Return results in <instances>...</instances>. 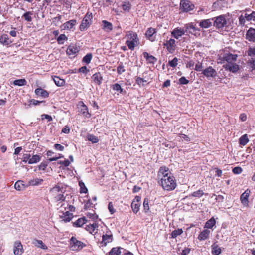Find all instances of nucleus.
<instances>
[{
    "label": "nucleus",
    "mask_w": 255,
    "mask_h": 255,
    "mask_svg": "<svg viewBox=\"0 0 255 255\" xmlns=\"http://www.w3.org/2000/svg\"><path fill=\"white\" fill-rule=\"evenodd\" d=\"M164 45L166 46L168 51L172 53L175 50L176 41L173 39H170L164 43Z\"/></svg>",
    "instance_id": "15"
},
{
    "label": "nucleus",
    "mask_w": 255,
    "mask_h": 255,
    "mask_svg": "<svg viewBox=\"0 0 255 255\" xmlns=\"http://www.w3.org/2000/svg\"><path fill=\"white\" fill-rule=\"evenodd\" d=\"M67 39V37L65 34H60L57 38V42L59 44H63L64 41Z\"/></svg>",
    "instance_id": "45"
},
{
    "label": "nucleus",
    "mask_w": 255,
    "mask_h": 255,
    "mask_svg": "<svg viewBox=\"0 0 255 255\" xmlns=\"http://www.w3.org/2000/svg\"><path fill=\"white\" fill-rule=\"evenodd\" d=\"M249 142V139L247 134L242 136L239 139V143L240 145L244 146Z\"/></svg>",
    "instance_id": "39"
},
{
    "label": "nucleus",
    "mask_w": 255,
    "mask_h": 255,
    "mask_svg": "<svg viewBox=\"0 0 255 255\" xmlns=\"http://www.w3.org/2000/svg\"><path fill=\"white\" fill-rule=\"evenodd\" d=\"M210 233L211 232L210 230L208 229H205L200 233L198 237V239L200 241L205 240L209 238Z\"/></svg>",
    "instance_id": "21"
},
{
    "label": "nucleus",
    "mask_w": 255,
    "mask_h": 255,
    "mask_svg": "<svg viewBox=\"0 0 255 255\" xmlns=\"http://www.w3.org/2000/svg\"><path fill=\"white\" fill-rule=\"evenodd\" d=\"M237 55L231 53H226L223 57V61L227 62V63H232L236 61Z\"/></svg>",
    "instance_id": "14"
},
{
    "label": "nucleus",
    "mask_w": 255,
    "mask_h": 255,
    "mask_svg": "<svg viewBox=\"0 0 255 255\" xmlns=\"http://www.w3.org/2000/svg\"><path fill=\"white\" fill-rule=\"evenodd\" d=\"M203 75L207 78H215L216 77L217 73L215 69L212 67L209 66L202 71Z\"/></svg>",
    "instance_id": "7"
},
{
    "label": "nucleus",
    "mask_w": 255,
    "mask_h": 255,
    "mask_svg": "<svg viewBox=\"0 0 255 255\" xmlns=\"http://www.w3.org/2000/svg\"><path fill=\"white\" fill-rule=\"evenodd\" d=\"M246 38L249 41L254 42L255 41V29L250 28L246 33Z\"/></svg>",
    "instance_id": "17"
},
{
    "label": "nucleus",
    "mask_w": 255,
    "mask_h": 255,
    "mask_svg": "<svg viewBox=\"0 0 255 255\" xmlns=\"http://www.w3.org/2000/svg\"><path fill=\"white\" fill-rule=\"evenodd\" d=\"M32 13L31 12H27L23 15V17L28 22H31L32 21Z\"/></svg>",
    "instance_id": "48"
},
{
    "label": "nucleus",
    "mask_w": 255,
    "mask_h": 255,
    "mask_svg": "<svg viewBox=\"0 0 255 255\" xmlns=\"http://www.w3.org/2000/svg\"><path fill=\"white\" fill-rule=\"evenodd\" d=\"M122 6L124 10L128 11L131 8L130 4L129 2H123Z\"/></svg>",
    "instance_id": "49"
},
{
    "label": "nucleus",
    "mask_w": 255,
    "mask_h": 255,
    "mask_svg": "<svg viewBox=\"0 0 255 255\" xmlns=\"http://www.w3.org/2000/svg\"><path fill=\"white\" fill-rule=\"evenodd\" d=\"M178 64V59L176 57L174 58L171 61H169L168 65L172 67H175Z\"/></svg>",
    "instance_id": "52"
},
{
    "label": "nucleus",
    "mask_w": 255,
    "mask_h": 255,
    "mask_svg": "<svg viewBox=\"0 0 255 255\" xmlns=\"http://www.w3.org/2000/svg\"><path fill=\"white\" fill-rule=\"evenodd\" d=\"M121 251L119 248H113L109 252V255H120Z\"/></svg>",
    "instance_id": "44"
},
{
    "label": "nucleus",
    "mask_w": 255,
    "mask_h": 255,
    "mask_svg": "<svg viewBox=\"0 0 255 255\" xmlns=\"http://www.w3.org/2000/svg\"><path fill=\"white\" fill-rule=\"evenodd\" d=\"M42 156L40 155H33L28 162V164H32L38 163L41 160Z\"/></svg>",
    "instance_id": "30"
},
{
    "label": "nucleus",
    "mask_w": 255,
    "mask_h": 255,
    "mask_svg": "<svg viewBox=\"0 0 255 255\" xmlns=\"http://www.w3.org/2000/svg\"><path fill=\"white\" fill-rule=\"evenodd\" d=\"M179 82L180 84H187L189 83V80L186 79L185 77H182L179 79Z\"/></svg>",
    "instance_id": "62"
},
{
    "label": "nucleus",
    "mask_w": 255,
    "mask_h": 255,
    "mask_svg": "<svg viewBox=\"0 0 255 255\" xmlns=\"http://www.w3.org/2000/svg\"><path fill=\"white\" fill-rule=\"evenodd\" d=\"M125 71V69H124V67L123 64L121 63L117 67V72L119 74H121Z\"/></svg>",
    "instance_id": "58"
},
{
    "label": "nucleus",
    "mask_w": 255,
    "mask_h": 255,
    "mask_svg": "<svg viewBox=\"0 0 255 255\" xmlns=\"http://www.w3.org/2000/svg\"><path fill=\"white\" fill-rule=\"evenodd\" d=\"M185 34L184 28H175L171 33L172 35L176 39H178L179 37Z\"/></svg>",
    "instance_id": "20"
},
{
    "label": "nucleus",
    "mask_w": 255,
    "mask_h": 255,
    "mask_svg": "<svg viewBox=\"0 0 255 255\" xmlns=\"http://www.w3.org/2000/svg\"><path fill=\"white\" fill-rule=\"evenodd\" d=\"M32 244L35 246L42 249H47V246L43 243L42 241L41 240L34 239L32 241Z\"/></svg>",
    "instance_id": "31"
},
{
    "label": "nucleus",
    "mask_w": 255,
    "mask_h": 255,
    "mask_svg": "<svg viewBox=\"0 0 255 255\" xmlns=\"http://www.w3.org/2000/svg\"><path fill=\"white\" fill-rule=\"evenodd\" d=\"M0 42L2 44L7 45L10 44L11 41L9 39L8 35L3 34L0 38Z\"/></svg>",
    "instance_id": "32"
},
{
    "label": "nucleus",
    "mask_w": 255,
    "mask_h": 255,
    "mask_svg": "<svg viewBox=\"0 0 255 255\" xmlns=\"http://www.w3.org/2000/svg\"><path fill=\"white\" fill-rule=\"evenodd\" d=\"M203 191L201 190L195 191L192 193V196L196 197H200L203 195Z\"/></svg>",
    "instance_id": "57"
},
{
    "label": "nucleus",
    "mask_w": 255,
    "mask_h": 255,
    "mask_svg": "<svg viewBox=\"0 0 255 255\" xmlns=\"http://www.w3.org/2000/svg\"><path fill=\"white\" fill-rule=\"evenodd\" d=\"M180 8L183 12H188L193 9L194 5L187 0H182L180 2Z\"/></svg>",
    "instance_id": "6"
},
{
    "label": "nucleus",
    "mask_w": 255,
    "mask_h": 255,
    "mask_svg": "<svg viewBox=\"0 0 255 255\" xmlns=\"http://www.w3.org/2000/svg\"><path fill=\"white\" fill-rule=\"evenodd\" d=\"M212 253L214 255H219L221 253V249L218 247L217 245L213 244L212 246Z\"/></svg>",
    "instance_id": "38"
},
{
    "label": "nucleus",
    "mask_w": 255,
    "mask_h": 255,
    "mask_svg": "<svg viewBox=\"0 0 255 255\" xmlns=\"http://www.w3.org/2000/svg\"><path fill=\"white\" fill-rule=\"evenodd\" d=\"M52 79L55 84L59 87L62 86L65 84V81L64 79L60 78L58 76H52Z\"/></svg>",
    "instance_id": "29"
},
{
    "label": "nucleus",
    "mask_w": 255,
    "mask_h": 255,
    "mask_svg": "<svg viewBox=\"0 0 255 255\" xmlns=\"http://www.w3.org/2000/svg\"><path fill=\"white\" fill-rule=\"evenodd\" d=\"M43 182V180L40 178H34L32 179H30L28 182V186H38L41 184Z\"/></svg>",
    "instance_id": "25"
},
{
    "label": "nucleus",
    "mask_w": 255,
    "mask_h": 255,
    "mask_svg": "<svg viewBox=\"0 0 255 255\" xmlns=\"http://www.w3.org/2000/svg\"><path fill=\"white\" fill-rule=\"evenodd\" d=\"M113 89L115 91H120V93L123 91V89L121 88L120 85L117 83L113 85Z\"/></svg>",
    "instance_id": "60"
},
{
    "label": "nucleus",
    "mask_w": 255,
    "mask_h": 255,
    "mask_svg": "<svg viewBox=\"0 0 255 255\" xmlns=\"http://www.w3.org/2000/svg\"><path fill=\"white\" fill-rule=\"evenodd\" d=\"M26 83L27 82L24 79L16 80L13 82V84L14 85H17L19 86L25 85Z\"/></svg>",
    "instance_id": "42"
},
{
    "label": "nucleus",
    "mask_w": 255,
    "mask_h": 255,
    "mask_svg": "<svg viewBox=\"0 0 255 255\" xmlns=\"http://www.w3.org/2000/svg\"><path fill=\"white\" fill-rule=\"evenodd\" d=\"M64 193H62V194H57L56 196H52L54 202H59V203L57 204V206H59V204H61V205L59 207H58V208H61L62 206H64L63 208L66 209V206L68 207L69 205L67 202H65V197L64 195Z\"/></svg>",
    "instance_id": "5"
},
{
    "label": "nucleus",
    "mask_w": 255,
    "mask_h": 255,
    "mask_svg": "<svg viewBox=\"0 0 255 255\" xmlns=\"http://www.w3.org/2000/svg\"><path fill=\"white\" fill-rule=\"evenodd\" d=\"M79 184L80 187V193H86L88 191V190L86 187L84 183L81 181H80L79 182Z\"/></svg>",
    "instance_id": "50"
},
{
    "label": "nucleus",
    "mask_w": 255,
    "mask_h": 255,
    "mask_svg": "<svg viewBox=\"0 0 255 255\" xmlns=\"http://www.w3.org/2000/svg\"><path fill=\"white\" fill-rule=\"evenodd\" d=\"M140 204L133 201L131 204V208L134 213H136L139 210Z\"/></svg>",
    "instance_id": "40"
},
{
    "label": "nucleus",
    "mask_w": 255,
    "mask_h": 255,
    "mask_svg": "<svg viewBox=\"0 0 255 255\" xmlns=\"http://www.w3.org/2000/svg\"><path fill=\"white\" fill-rule=\"evenodd\" d=\"M87 222V220L85 217L80 218L77 220L75 222H74L73 224L74 226L77 227H80Z\"/></svg>",
    "instance_id": "34"
},
{
    "label": "nucleus",
    "mask_w": 255,
    "mask_h": 255,
    "mask_svg": "<svg viewBox=\"0 0 255 255\" xmlns=\"http://www.w3.org/2000/svg\"><path fill=\"white\" fill-rule=\"evenodd\" d=\"M24 252L23 246L19 241H16L13 245V253L15 255H21Z\"/></svg>",
    "instance_id": "10"
},
{
    "label": "nucleus",
    "mask_w": 255,
    "mask_h": 255,
    "mask_svg": "<svg viewBox=\"0 0 255 255\" xmlns=\"http://www.w3.org/2000/svg\"><path fill=\"white\" fill-rule=\"evenodd\" d=\"M158 178L159 184L165 190H173L177 186L175 177L166 167L160 168L158 172Z\"/></svg>",
    "instance_id": "1"
},
{
    "label": "nucleus",
    "mask_w": 255,
    "mask_h": 255,
    "mask_svg": "<svg viewBox=\"0 0 255 255\" xmlns=\"http://www.w3.org/2000/svg\"><path fill=\"white\" fill-rule=\"evenodd\" d=\"M232 171L234 174H239L242 172V169L240 167H236L233 169Z\"/></svg>",
    "instance_id": "63"
},
{
    "label": "nucleus",
    "mask_w": 255,
    "mask_h": 255,
    "mask_svg": "<svg viewBox=\"0 0 255 255\" xmlns=\"http://www.w3.org/2000/svg\"><path fill=\"white\" fill-rule=\"evenodd\" d=\"M31 158V155L29 153L24 154L22 156V161L27 163L29 162Z\"/></svg>",
    "instance_id": "54"
},
{
    "label": "nucleus",
    "mask_w": 255,
    "mask_h": 255,
    "mask_svg": "<svg viewBox=\"0 0 255 255\" xmlns=\"http://www.w3.org/2000/svg\"><path fill=\"white\" fill-rule=\"evenodd\" d=\"M102 29L106 32H110L113 30V25L107 20H102Z\"/></svg>",
    "instance_id": "18"
},
{
    "label": "nucleus",
    "mask_w": 255,
    "mask_h": 255,
    "mask_svg": "<svg viewBox=\"0 0 255 255\" xmlns=\"http://www.w3.org/2000/svg\"><path fill=\"white\" fill-rule=\"evenodd\" d=\"M79 52L78 48L74 44H70L67 48L66 52L69 56H74Z\"/></svg>",
    "instance_id": "16"
},
{
    "label": "nucleus",
    "mask_w": 255,
    "mask_h": 255,
    "mask_svg": "<svg viewBox=\"0 0 255 255\" xmlns=\"http://www.w3.org/2000/svg\"><path fill=\"white\" fill-rule=\"evenodd\" d=\"M250 193V191L249 190H246L241 195L240 197V199L241 200L242 203L244 205L248 204V197L249 196Z\"/></svg>",
    "instance_id": "24"
},
{
    "label": "nucleus",
    "mask_w": 255,
    "mask_h": 255,
    "mask_svg": "<svg viewBox=\"0 0 255 255\" xmlns=\"http://www.w3.org/2000/svg\"><path fill=\"white\" fill-rule=\"evenodd\" d=\"M227 24L226 20L224 16H220L216 18L214 25L218 29L223 28Z\"/></svg>",
    "instance_id": "8"
},
{
    "label": "nucleus",
    "mask_w": 255,
    "mask_h": 255,
    "mask_svg": "<svg viewBox=\"0 0 255 255\" xmlns=\"http://www.w3.org/2000/svg\"><path fill=\"white\" fill-rule=\"evenodd\" d=\"M112 235L111 234L108 235L105 234L103 235L102 236V243L105 245L108 243L112 242Z\"/></svg>",
    "instance_id": "36"
},
{
    "label": "nucleus",
    "mask_w": 255,
    "mask_h": 255,
    "mask_svg": "<svg viewBox=\"0 0 255 255\" xmlns=\"http://www.w3.org/2000/svg\"><path fill=\"white\" fill-rule=\"evenodd\" d=\"M80 110H81V112L83 114H85L86 113L89 114V113H88V111L87 107L83 103H82V105L81 106Z\"/></svg>",
    "instance_id": "59"
},
{
    "label": "nucleus",
    "mask_w": 255,
    "mask_h": 255,
    "mask_svg": "<svg viewBox=\"0 0 255 255\" xmlns=\"http://www.w3.org/2000/svg\"><path fill=\"white\" fill-rule=\"evenodd\" d=\"M92 18V13H87L86 14L80 25V29L81 31H84L90 26Z\"/></svg>",
    "instance_id": "4"
},
{
    "label": "nucleus",
    "mask_w": 255,
    "mask_h": 255,
    "mask_svg": "<svg viewBox=\"0 0 255 255\" xmlns=\"http://www.w3.org/2000/svg\"><path fill=\"white\" fill-rule=\"evenodd\" d=\"M246 17L245 15L243 16V15H241L239 17V23L240 25L243 26L245 25V22H246Z\"/></svg>",
    "instance_id": "55"
},
{
    "label": "nucleus",
    "mask_w": 255,
    "mask_h": 255,
    "mask_svg": "<svg viewBox=\"0 0 255 255\" xmlns=\"http://www.w3.org/2000/svg\"><path fill=\"white\" fill-rule=\"evenodd\" d=\"M92 58V55L91 53H88L87 55H86L83 58V62L89 64L90 63L91 59Z\"/></svg>",
    "instance_id": "46"
},
{
    "label": "nucleus",
    "mask_w": 255,
    "mask_h": 255,
    "mask_svg": "<svg viewBox=\"0 0 255 255\" xmlns=\"http://www.w3.org/2000/svg\"><path fill=\"white\" fill-rule=\"evenodd\" d=\"M35 93L37 96H40L42 98H47L49 96L48 92L42 88H37L35 90Z\"/></svg>",
    "instance_id": "26"
},
{
    "label": "nucleus",
    "mask_w": 255,
    "mask_h": 255,
    "mask_svg": "<svg viewBox=\"0 0 255 255\" xmlns=\"http://www.w3.org/2000/svg\"><path fill=\"white\" fill-rule=\"evenodd\" d=\"M28 187V184H25L24 182L21 180L17 181L14 185L15 189L18 191L23 190Z\"/></svg>",
    "instance_id": "23"
},
{
    "label": "nucleus",
    "mask_w": 255,
    "mask_h": 255,
    "mask_svg": "<svg viewBox=\"0 0 255 255\" xmlns=\"http://www.w3.org/2000/svg\"><path fill=\"white\" fill-rule=\"evenodd\" d=\"M126 37L127 38L126 44L130 50H133L138 44L139 39L137 34L132 31H128L127 33Z\"/></svg>",
    "instance_id": "2"
},
{
    "label": "nucleus",
    "mask_w": 255,
    "mask_h": 255,
    "mask_svg": "<svg viewBox=\"0 0 255 255\" xmlns=\"http://www.w3.org/2000/svg\"><path fill=\"white\" fill-rule=\"evenodd\" d=\"M70 249L72 251H78L82 249L85 245L78 240L75 237H72L70 239Z\"/></svg>",
    "instance_id": "3"
},
{
    "label": "nucleus",
    "mask_w": 255,
    "mask_h": 255,
    "mask_svg": "<svg viewBox=\"0 0 255 255\" xmlns=\"http://www.w3.org/2000/svg\"><path fill=\"white\" fill-rule=\"evenodd\" d=\"M86 215L89 218L91 219L93 221H95L98 218V215H97L94 211L93 213L88 212Z\"/></svg>",
    "instance_id": "51"
},
{
    "label": "nucleus",
    "mask_w": 255,
    "mask_h": 255,
    "mask_svg": "<svg viewBox=\"0 0 255 255\" xmlns=\"http://www.w3.org/2000/svg\"><path fill=\"white\" fill-rule=\"evenodd\" d=\"M246 20L255 21V11H253L251 14L246 13L245 14Z\"/></svg>",
    "instance_id": "41"
},
{
    "label": "nucleus",
    "mask_w": 255,
    "mask_h": 255,
    "mask_svg": "<svg viewBox=\"0 0 255 255\" xmlns=\"http://www.w3.org/2000/svg\"><path fill=\"white\" fill-rule=\"evenodd\" d=\"M146 82V80H145L143 78L139 77H137L136 79V83L139 86H144V83Z\"/></svg>",
    "instance_id": "56"
},
{
    "label": "nucleus",
    "mask_w": 255,
    "mask_h": 255,
    "mask_svg": "<svg viewBox=\"0 0 255 255\" xmlns=\"http://www.w3.org/2000/svg\"><path fill=\"white\" fill-rule=\"evenodd\" d=\"M76 23L75 20H69L64 24V27L65 29H70Z\"/></svg>",
    "instance_id": "37"
},
{
    "label": "nucleus",
    "mask_w": 255,
    "mask_h": 255,
    "mask_svg": "<svg viewBox=\"0 0 255 255\" xmlns=\"http://www.w3.org/2000/svg\"><path fill=\"white\" fill-rule=\"evenodd\" d=\"M185 33L187 35L190 34H194L195 32L197 30L196 27L192 24H188L185 25L184 27Z\"/></svg>",
    "instance_id": "19"
},
{
    "label": "nucleus",
    "mask_w": 255,
    "mask_h": 255,
    "mask_svg": "<svg viewBox=\"0 0 255 255\" xmlns=\"http://www.w3.org/2000/svg\"><path fill=\"white\" fill-rule=\"evenodd\" d=\"M212 25V21L210 19L201 20L199 23V26L203 28H208Z\"/></svg>",
    "instance_id": "27"
},
{
    "label": "nucleus",
    "mask_w": 255,
    "mask_h": 255,
    "mask_svg": "<svg viewBox=\"0 0 255 255\" xmlns=\"http://www.w3.org/2000/svg\"><path fill=\"white\" fill-rule=\"evenodd\" d=\"M87 139L89 141H91L93 143H96L99 141L98 137L93 134L88 135Z\"/></svg>",
    "instance_id": "43"
},
{
    "label": "nucleus",
    "mask_w": 255,
    "mask_h": 255,
    "mask_svg": "<svg viewBox=\"0 0 255 255\" xmlns=\"http://www.w3.org/2000/svg\"><path fill=\"white\" fill-rule=\"evenodd\" d=\"M92 79L95 84L100 85L102 83L103 78L100 73L98 72L93 74Z\"/></svg>",
    "instance_id": "22"
},
{
    "label": "nucleus",
    "mask_w": 255,
    "mask_h": 255,
    "mask_svg": "<svg viewBox=\"0 0 255 255\" xmlns=\"http://www.w3.org/2000/svg\"><path fill=\"white\" fill-rule=\"evenodd\" d=\"M248 54L250 56H255V48H250L248 50Z\"/></svg>",
    "instance_id": "61"
},
{
    "label": "nucleus",
    "mask_w": 255,
    "mask_h": 255,
    "mask_svg": "<svg viewBox=\"0 0 255 255\" xmlns=\"http://www.w3.org/2000/svg\"><path fill=\"white\" fill-rule=\"evenodd\" d=\"M216 224V221L215 219L212 217L210 220L207 221L204 226L205 228L207 229H211L214 226H215Z\"/></svg>",
    "instance_id": "35"
},
{
    "label": "nucleus",
    "mask_w": 255,
    "mask_h": 255,
    "mask_svg": "<svg viewBox=\"0 0 255 255\" xmlns=\"http://www.w3.org/2000/svg\"><path fill=\"white\" fill-rule=\"evenodd\" d=\"M249 64L253 69H255V58H252L251 59L249 60Z\"/></svg>",
    "instance_id": "64"
},
{
    "label": "nucleus",
    "mask_w": 255,
    "mask_h": 255,
    "mask_svg": "<svg viewBox=\"0 0 255 255\" xmlns=\"http://www.w3.org/2000/svg\"><path fill=\"white\" fill-rule=\"evenodd\" d=\"M60 209L62 213V214L59 215L60 218L65 222H69L73 217V214L70 213L69 211H66L65 212H63L62 211V207Z\"/></svg>",
    "instance_id": "13"
},
{
    "label": "nucleus",
    "mask_w": 255,
    "mask_h": 255,
    "mask_svg": "<svg viewBox=\"0 0 255 255\" xmlns=\"http://www.w3.org/2000/svg\"><path fill=\"white\" fill-rule=\"evenodd\" d=\"M144 57L150 63L154 64L156 61L157 59L152 55H150L147 52L143 53Z\"/></svg>",
    "instance_id": "33"
},
{
    "label": "nucleus",
    "mask_w": 255,
    "mask_h": 255,
    "mask_svg": "<svg viewBox=\"0 0 255 255\" xmlns=\"http://www.w3.org/2000/svg\"><path fill=\"white\" fill-rule=\"evenodd\" d=\"M149 200L147 198H145L143 202V207L145 211L147 212L149 210Z\"/></svg>",
    "instance_id": "53"
},
{
    "label": "nucleus",
    "mask_w": 255,
    "mask_h": 255,
    "mask_svg": "<svg viewBox=\"0 0 255 255\" xmlns=\"http://www.w3.org/2000/svg\"><path fill=\"white\" fill-rule=\"evenodd\" d=\"M183 233V230L181 229L174 230L172 233L171 236L173 238L177 237L178 236L181 235Z\"/></svg>",
    "instance_id": "47"
},
{
    "label": "nucleus",
    "mask_w": 255,
    "mask_h": 255,
    "mask_svg": "<svg viewBox=\"0 0 255 255\" xmlns=\"http://www.w3.org/2000/svg\"><path fill=\"white\" fill-rule=\"evenodd\" d=\"M65 189L62 184H58L52 188L50 190V194L52 196H56L57 194L64 193Z\"/></svg>",
    "instance_id": "9"
},
{
    "label": "nucleus",
    "mask_w": 255,
    "mask_h": 255,
    "mask_svg": "<svg viewBox=\"0 0 255 255\" xmlns=\"http://www.w3.org/2000/svg\"><path fill=\"white\" fill-rule=\"evenodd\" d=\"M156 30L152 27L149 28L145 33L146 38L150 41L153 42L155 41Z\"/></svg>",
    "instance_id": "12"
},
{
    "label": "nucleus",
    "mask_w": 255,
    "mask_h": 255,
    "mask_svg": "<svg viewBox=\"0 0 255 255\" xmlns=\"http://www.w3.org/2000/svg\"><path fill=\"white\" fill-rule=\"evenodd\" d=\"M226 70H228L232 73L237 72L239 69V66L235 62L232 63H226L223 65Z\"/></svg>",
    "instance_id": "11"
},
{
    "label": "nucleus",
    "mask_w": 255,
    "mask_h": 255,
    "mask_svg": "<svg viewBox=\"0 0 255 255\" xmlns=\"http://www.w3.org/2000/svg\"><path fill=\"white\" fill-rule=\"evenodd\" d=\"M98 227V224L96 223H93V224H89L87 225L85 227V229L89 231V233L92 234L94 233L96 229H97Z\"/></svg>",
    "instance_id": "28"
}]
</instances>
